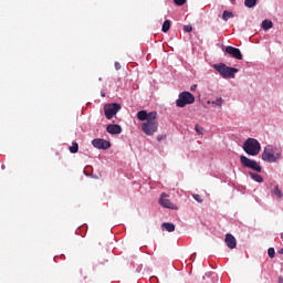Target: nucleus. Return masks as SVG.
Returning a JSON list of instances; mask_svg holds the SVG:
<instances>
[{
	"label": "nucleus",
	"mask_w": 283,
	"mask_h": 283,
	"mask_svg": "<svg viewBox=\"0 0 283 283\" xmlns=\"http://www.w3.org/2000/svg\"><path fill=\"white\" fill-rule=\"evenodd\" d=\"M138 120H146L142 124V130L146 136H154L158 132V113L147 112L145 109L137 112Z\"/></svg>",
	"instance_id": "f257e3e1"
},
{
	"label": "nucleus",
	"mask_w": 283,
	"mask_h": 283,
	"mask_svg": "<svg viewBox=\"0 0 283 283\" xmlns=\"http://www.w3.org/2000/svg\"><path fill=\"white\" fill-rule=\"evenodd\" d=\"M261 158L264 163H277L282 160V149L277 146L266 145L263 148Z\"/></svg>",
	"instance_id": "f03ea898"
},
{
	"label": "nucleus",
	"mask_w": 283,
	"mask_h": 283,
	"mask_svg": "<svg viewBox=\"0 0 283 283\" xmlns=\"http://www.w3.org/2000/svg\"><path fill=\"white\" fill-rule=\"evenodd\" d=\"M243 151L248 156H258L260 155V151H262V145L260 142L255 138L249 137L244 143H243Z\"/></svg>",
	"instance_id": "7ed1b4c3"
},
{
	"label": "nucleus",
	"mask_w": 283,
	"mask_h": 283,
	"mask_svg": "<svg viewBox=\"0 0 283 283\" xmlns=\"http://www.w3.org/2000/svg\"><path fill=\"white\" fill-rule=\"evenodd\" d=\"M213 70H216L222 78H235V74L240 72L239 69L227 66L224 63L213 64Z\"/></svg>",
	"instance_id": "20e7f679"
},
{
	"label": "nucleus",
	"mask_w": 283,
	"mask_h": 283,
	"mask_svg": "<svg viewBox=\"0 0 283 283\" xmlns=\"http://www.w3.org/2000/svg\"><path fill=\"white\" fill-rule=\"evenodd\" d=\"M239 158L244 169H251L252 171H256V174H262V166L255 159H251L244 155H241Z\"/></svg>",
	"instance_id": "39448f33"
},
{
	"label": "nucleus",
	"mask_w": 283,
	"mask_h": 283,
	"mask_svg": "<svg viewBox=\"0 0 283 283\" xmlns=\"http://www.w3.org/2000/svg\"><path fill=\"white\" fill-rule=\"evenodd\" d=\"M196 103V96L190 92L184 91L179 93L178 98L176 99V105L180 108L187 107V105H193Z\"/></svg>",
	"instance_id": "423d86ee"
},
{
	"label": "nucleus",
	"mask_w": 283,
	"mask_h": 283,
	"mask_svg": "<svg viewBox=\"0 0 283 283\" xmlns=\"http://www.w3.org/2000/svg\"><path fill=\"white\" fill-rule=\"evenodd\" d=\"M118 112H120V104L118 103H113L104 107V114L107 120H112V118H114Z\"/></svg>",
	"instance_id": "0eeeda50"
},
{
	"label": "nucleus",
	"mask_w": 283,
	"mask_h": 283,
	"mask_svg": "<svg viewBox=\"0 0 283 283\" xmlns=\"http://www.w3.org/2000/svg\"><path fill=\"white\" fill-rule=\"evenodd\" d=\"M92 145L95 149H109V147H112V143L102 138L93 139Z\"/></svg>",
	"instance_id": "6e6552de"
},
{
	"label": "nucleus",
	"mask_w": 283,
	"mask_h": 283,
	"mask_svg": "<svg viewBox=\"0 0 283 283\" xmlns=\"http://www.w3.org/2000/svg\"><path fill=\"white\" fill-rule=\"evenodd\" d=\"M159 205L165 209L176 210L178 207L171 202V200L167 199V193L163 192L159 199Z\"/></svg>",
	"instance_id": "1a4fd4ad"
},
{
	"label": "nucleus",
	"mask_w": 283,
	"mask_h": 283,
	"mask_svg": "<svg viewBox=\"0 0 283 283\" xmlns=\"http://www.w3.org/2000/svg\"><path fill=\"white\" fill-rule=\"evenodd\" d=\"M226 52L233 59H237L238 61H242V52L240 51V49L234 46H227Z\"/></svg>",
	"instance_id": "9d476101"
},
{
	"label": "nucleus",
	"mask_w": 283,
	"mask_h": 283,
	"mask_svg": "<svg viewBox=\"0 0 283 283\" xmlns=\"http://www.w3.org/2000/svg\"><path fill=\"white\" fill-rule=\"evenodd\" d=\"M107 134H111L112 136H116L118 134H123V127L118 124H109L106 127Z\"/></svg>",
	"instance_id": "9b49d317"
},
{
	"label": "nucleus",
	"mask_w": 283,
	"mask_h": 283,
	"mask_svg": "<svg viewBox=\"0 0 283 283\" xmlns=\"http://www.w3.org/2000/svg\"><path fill=\"white\" fill-rule=\"evenodd\" d=\"M226 244H227L228 249H235V247H238L235 237H233V234H231V233H228L226 235Z\"/></svg>",
	"instance_id": "f8f14e48"
},
{
	"label": "nucleus",
	"mask_w": 283,
	"mask_h": 283,
	"mask_svg": "<svg viewBox=\"0 0 283 283\" xmlns=\"http://www.w3.org/2000/svg\"><path fill=\"white\" fill-rule=\"evenodd\" d=\"M271 193L279 200H281V198H283V192H282V189H280L279 185L274 186V188L271 190Z\"/></svg>",
	"instance_id": "ddd939ff"
},
{
	"label": "nucleus",
	"mask_w": 283,
	"mask_h": 283,
	"mask_svg": "<svg viewBox=\"0 0 283 283\" xmlns=\"http://www.w3.org/2000/svg\"><path fill=\"white\" fill-rule=\"evenodd\" d=\"M249 176L254 180V182H264V178L258 172H249Z\"/></svg>",
	"instance_id": "4468645a"
},
{
	"label": "nucleus",
	"mask_w": 283,
	"mask_h": 283,
	"mask_svg": "<svg viewBox=\"0 0 283 283\" xmlns=\"http://www.w3.org/2000/svg\"><path fill=\"white\" fill-rule=\"evenodd\" d=\"M161 228L166 229V231H168V233H174V231H176V226L174 223H169V222L163 223Z\"/></svg>",
	"instance_id": "2eb2a0df"
},
{
	"label": "nucleus",
	"mask_w": 283,
	"mask_h": 283,
	"mask_svg": "<svg viewBox=\"0 0 283 283\" xmlns=\"http://www.w3.org/2000/svg\"><path fill=\"white\" fill-rule=\"evenodd\" d=\"M261 28H263V30L268 31L271 30V28H273V21L271 20H263Z\"/></svg>",
	"instance_id": "dca6fc26"
},
{
	"label": "nucleus",
	"mask_w": 283,
	"mask_h": 283,
	"mask_svg": "<svg viewBox=\"0 0 283 283\" xmlns=\"http://www.w3.org/2000/svg\"><path fill=\"white\" fill-rule=\"evenodd\" d=\"M171 29V21L170 20H166L164 23H163V27H161V32H169V30Z\"/></svg>",
	"instance_id": "f3484780"
},
{
	"label": "nucleus",
	"mask_w": 283,
	"mask_h": 283,
	"mask_svg": "<svg viewBox=\"0 0 283 283\" xmlns=\"http://www.w3.org/2000/svg\"><path fill=\"white\" fill-rule=\"evenodd\" d=\"M245 8H255L258 6V0H244Z\"/></svg>",
	"instance_id": "a211bd4d"
},
{
	"label": "nucleus",
	"mask_w": 283,
	"mask_h": 283,
	"mask_svg": "<svg viewBox=\"0 0 283 283\" xmlns=\"http://www.w3.org/2000/svg\"><path fill=\"white\" fill-rule=\"evenodd\" d=\"M222 19L223 21H229V19H233V12L227 10L223 11Z\"/></svg>",
	"instance_id": "6ab92c4d"
},
{
	"label": "nucleus",
	"mask_w": 283,
	"mask_h": 283,
	"mask_svg": "<svg viewBox=\"0 0 283 283\" xmlns=\"http://www.w3.org/2000/svg\"><path fill=\"white\" fill-rule=\"evenodd\" d=\"M71 154H77L78 153V143L73 142V145L70 147Z\"/></svg>",
	"instance_id": "aec40b11"
},
{
	"label": "nucleus",
	"mask_w": 283,
	"mask_h": 283,
	"mask_svg": "<svg viewBox=\"0 0 283 283\" xmlns=\"http://www.w3.org/2000/svg\"><path fill=\"white\" fill-rule=\"evenodd\" d=\"M222 97H218L216 101L212 102V105H216L217 107H222Z\"/></svg>",
	"instance_id": "412c9836"
},
{
	"label": "nucleus",
	"mask_w": 283,
	"mask_h": 283,
	"mask_svg": "<svg viewBox=\"0 0 283 283\" xmlns=\"http://www.w3.org/2000/svg\"><path fill=\"white\" fill-rule=\"evenodd\" d=\"M268 255L271 259L275 258V248H269L268 249Z\"/></svg>",
	"instance_id": "4be33fe9"
},
{
	"label": "nucleus",
	"mask_w": 283,
	"mask_h": 283,
	"mask_svg": "<svg viewBox=\"0 0 283 283\" xmlns=\"http://www.w3.org/2000/svg\"><path fill=\"white\" fill-rule=\"evenodd\" d=\"M174 3L176 6H185V3H187V0H174Z\"/></svg>",
	"instance_id": "5701e85b"
},
{
	"label": "nucleus",
	"mask_w": 283,
	"mask_h": 283,
	"mask_svg": "<svg viewBox=\"0 0 283 283\" xmlns=\"http://www.w3.org/2000/svg\"><path fill=\"white\" fill-rule=\"evenodd\" d=\"M193 200H196L197 202H202V197H200V195H192Z\"/></svg>",
	"instance_id": "b1692460"
},
{
	"label": "nucleus",
	"mask_w": 283,
	"mask_h": 283,
	"mask_svg": "<svg viewBox=\"0 0 283 283\" xmlns=\"http://www.w3.org/2000/svg\"><path fill=\"white\" fill-rule=\"evenodd\" d=\"M184 30H185L186 32H193V27H191V25H185V27H184Z\"/></svg>",
	"instance_id": "393cba45"
},
{
	"label": "nucleus",
	"mask_w": 283,
	"mask_h": 283,
	"mask_svg": "<svg viewBox=\"0 0 283 283\" xmlns=\"http://www.w3.org/2000/svg\"><path fill=\"white\" fill-rule=\"evenodd\" d=\"M115 70H120V63H118V62H115Z\"/></svg>",
	"instance_id": "a878e982"
},
{
	"label": "nucleus",
	"mask_w": 283,
	"mask_h": 283,
	"mask_svg": "<svg viewBox=\"0 0 283 283\" xmlns=\"http://www.w3.org/2000/svg\"><path fill=\"white\" fill-rule=\"evenodd\" d=\"M196 132L197 134H202V128H199L198 126H196Z\"/></svg>",
	"instance_id": "bb28decb"
},
{
	"label": "nucleus",
	"mask_w": 283,
	"mask_h": 283,
	"mask_svg": "<svg viewBox=\"0 0 283 283\" xmlns=\"http://www.w3.org/2000/svg\"><path fill=\"white\" fill-rule=\"evenodd\" d=\"M102 98H105V91H101Z\"/></svg>",
	"instance_id": "cd10ccee"
},
{
	"label": "nucleus",
	"mask_w": 283,
	"mask_h": 283,
	"mask_svg": "<svg viewBox=\"0 0 283 283\" xmlns=\"http://www.w3.org/2000/svg\"><path fill=\"white\" fill-rule=\"evenodd\" d=\"M277 282H279V283H283V276H279Z\"/></svg>",
	"instance_id": "c85d7f7f"
},
{
	"label": "nucleus",
	"mask_w": 283,
	"mask_h": 283,
	"mask_svg": "<svg viewBox=\"0 0 283 283\" xmlns=\"http://www.w3.org/2000/svg\"><path fill=\"white\" fill-rule=\"evenodd\" d=\"M196 87H197V85H192V86L190 87L191 92H193V90H196Z\"/></svg>",
	"instance_id": "c756f323"
},
{
	"label": "nucleus",
	"mask_w": 283,
	"mask_h": 283,
	"mask_svg": "<svg viewBox=\"0 0 283 283\" xmlns=\"http://www.w3.org/2000/svg\"><path fill=\"white\" fill-rule=\"evenodd\" d=\"M279 253H280L281 255H283V248L279 251Z\"/></svg>",
	"instance_id": "7c9ffc66"
},
{
	"label": "nucleus",
	"mask_w": 283,
	"mask_h": 283,
	"mask_svg": "<svg viewBox=\"0 0 283 283\" xmlns=\"http://www.w3.org/2000/svg\"><path fill=\"white\" fill-rule=\"evenodd\" d=\"M2 169H6V165H2Z\"/></svg>",
	"instance_id": "2f4dec72"
},
{
	"label": "nucleus",
	"mask_w": 283,
	"mask_h": 283,
	"mask_svg": "<svg viewBox=\"0 0 283 283\" xmlns=\"http://www.w3.org/2000/svg\"><path fill=\"white\" fill-rule=\"evenodd\" d=\"M157 140H160V137H157Z\"/></svg>",
	"instance_id": "473e14b6"
},
{
	"label": "nucleus",
	"mask_w": 283,
	"mask_h": 283,
	"mask_svg": "<svg viewBox=\"0 0 283 283\" xmlns=\"http://www.w3.org/2000/svg\"><path fill=\"white\" fill-rule=\"evenodd\" d=\"M211 275H216V273H211Z\"/></svg>",
	"instance_id": "72a5a7b5"
}]
</instances>
